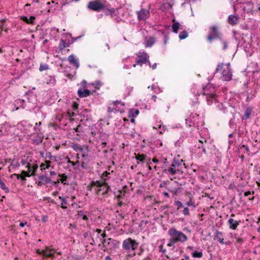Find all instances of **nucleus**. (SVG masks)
<instances>
[{
    "label": "nucleus",
    "instance_id": "obj_1",
    "mask_svg": "<svg viewBox=\"0 0 260 260\" xmlns=\"http://www.w3.org/2000/svg\"><path fill=\"white\" fill-rule=\"evenodd\" d=\"M87 7L90 10L98 12L105 11V14L106 15L110 14L111 17L113 16V14L115 12V9L112 7L110 4L105 0L90 1L88 3Z\"/></svg>",
    "mask_w": 260,
    "mask_h": 260
},
{
    "label": "nucleus",
    "instance_id": "obj_2",
    "mask_svg": "<svg viewBox=\"0 0 260 260\" xmlns=\"http://www.w3.org/2000/svg\"><path fill=\"white\" fill-rule=\"evenodd\" d=\"M168 234L170 238L167 246L171 247L172 250H174L176 244L184 243L188 240L187 236L181 231H178L174 227L169 229Z\"/></svg>",
    "mask_w": 260,
    "mask_h": 260
},
{
    "label": "nucleus",
    "instance_id": "obj_3",
    "mask_svg": "<svg viewBox=\"0 0 260 260\" xmlns=\"http://www.w3.org/2000/svg\"><path fill=\"white\" fill-rule=\"evenodd\" d=\"M211 144L212 143L209 139L208 134L205 137H201V139L199 140V142L194 146V154L195 156L200 158L203 156V154H206L207 153L206 148Z\"/></svg>",
    "mask_w": 260,
    "mask_h": 260
},
{
    "label": "nucleus",
    "instance_id": "obj_4",
    "mask_svg": "<svg viewBox=\"0 0 260 260\" xmlns=\"http://www.w3.org/2000/svg\"><path fill=\"white\" fill-rule=\"evenodd\" d=\"M203 94L205 95L207 94L208 96L206 98L207 104L209 105L214 104L216 107L219 110L222 111L223 112H225L226 108L224 107L223 103L221 101V97L215 94H210L209 95L208 93L206 92V87H203Z\"/></svg>",
    "mask_w": 260,
    "mask_h": 260
},
{
    "label": "nucleus",
    "instance_id": "obj_5",
    "mask_svg": "<svg viewBox=\"0 0 260 260\" xmlns=\"http://www.w3.org/2000/svg\"><path fill=\"white\" fill-rule=\"evenodd\" d=\"M223 69L221 79L224 81H230L232 79L233 74L230 63L223 64L222 63L218 64L216 69V72Z\"/></svg>",
    "mask_w": 260,
    "mask_h": 260
},
{
    "label": "nucleus",
    "instance_id": "obj_6",
    "mask_svg": "<svg viewBox=\"0 0 260 260\" xmlns=\"http://www.w3.org/2000/svg\"><path fill=\"white\" fill-rule=\"evenodd\" d=\"M92 184L98 187L96 190L98 194H99L101 191H103V194L106 195L109 193L110 190V187L105 181L102 182L100 181H96V182H92Z\"/></svg>",
    "mask_w": 260,
    "mask_h": 260
},
{
    "label": "nucleus",
    "instance_id": "obj_7",
    "mask_svg": "<svg viewBox=\"0 0 260 260\" xmlns=\"http://www.w3.org/2000/svg\"><path fill=\"white\" fill-rule=\"evenodd\" d=\"M221 38L220 37V32L218 31L217 26L214 25L210 27L209 35L207 37L208 41L211 43L212 41L216 39Z\"/></svg>",
    "mask_w": 260,
    "mask_h": 260
},
{
    "label": "nucleus",
    "instance_id": "obj_8",
    "mask_svg": "<svg viewBox=\"0 0 260 260\" xmlns=\"http://www.w3.org/2000/svg\"><path fill=\"white\" fill-rule=\"evenodd\" d=\"M138 244L135 240L129 238L123 241L122 243L123 247L126 249L135 250L138 246Z\"/></svg>",
    "mask_w": 260,
    "mask_h": 260
},
{
    "label": "nucleus",
    "instance_id": "obj_9",
    "mask_svg": "<svg viewBox=\"0 0 260 260\" xmlns=\"http://www.w3.org/2000/svg\"><path fill=\"white\" fill-rule=\"evenodd\" d=\"M36 252L38 254L43 255L44 258L47 257H53L54 256V249L50 248V247L48 246H46L45 249L42 250L37 249Z\"/></svg>",
    "mask_w": 260,
    "mask_h": 260
},
{
    "label": "nucleus",
    "instance_id": "obj_10",
    "mask_svg": "<svg viewBox=\"0 0 260 260\" xmlns=\"http://www.w3.org/2000/svg\"><path fill=\"white\" fill-rule=\"evenodd\" d=\"M200 119L201 117H200L199 115L196 113H192L188 117L185 119V120L186 123H188V122L189 125H191V123H192L194 125H197L198 126V124L200 122Z\"/></svg>",
    "mask_w": 260,
    "mask_h": 260
},
{
    "label": "nucleus",
    "instance_id": "obj_11",
    "mask_svg": "<svg viewBox=\"0 0 260 260\" xmlns=\"http://www.w3.org/2000/svg\"><path fill=\"white\" fill-rule=\"evenodd\" d=\"M153 119L156 120V122L153 124V127L156 129L159 133L162 134L166 130L165 126L163 125L162 126L161 121L158 120V117L156 115L153 117Z\"/></svg>",
    "mask_w": 260,
    "mask_h": 260
},
{
    "label": "nucleus",
    "instance_id": "obj_12",
    "mask_svg": "<svg viewBox=\"0 0 260 260\" xmlns=\"http://www.w3.org/2000/svg\"><path fill=\"white\" fill-rule=\"evenodd\" d=\"M138 58L136 59L137 64L142 66L146 62V55L144 52H139L138 55Z\"/></svg>",
    "mask_w": 260,
    "mask_h": 260
},
{
    "label": "nucleus",
    "instance_id": "obj_13",
    "mask_svg": "<svg viewBox=\"0 0 260 260\" xmlns=\"http://www.w3.org/2000/svg\"><path fill=\"white\" fill-rule=\"evenodd\" d=\"M240 223V220H235L232 217L229 218L228 221L230 229L233 230H235Z\"/></svg>",
    "mask_w": 260,
    "mask_h": 260
},
{
    "label": "nucleus",
    "instance_id": "obj_14",
    "mask_svg": "<svg viewBox=\"0 0 260 260\" xmlns=\"http://www.w3.org/2000/svg\"><path fill=\"white\" fill-rule=\"evenodd\" d=\"M239 20V17L237 15H230L229 16L228 22L232 25L237 24Z\"/></svg>",
    "mask_w": 260,
    "mask_h": 260
},
{
    "label": "nucleus",
    "instance_id": "obj_15",
    "mask_svg": "<svg viewBox=\"0 0 260 260\" xmlns=\"http://www.w3.org/2000/svg\"><path fill=\"white\" fill-rule=\"evenodd\" d=\"M40 181L38 182V185L42 186L51 182V179L44 175L39 176L38 177Z\"/></svg>",
    "mask_w": 260,
    "mask_h": 260
},
{
    "label": "nucleus",
    "instance_id": "obj_16",
    "mask_svg": "<svg viewBox=\"0 0 260 260\" xmlns=\"http://www.w3.org/2000/svg\"><path fill=\"white\" fill-rule=\"evenodd\" d=\"M172 164V167H175L179 171H180V169L179 168L181 166L184 165V164H183V160L182 159L176 158H175L174 159Z\"/></svg>",
    "mask_w": 260,
    "mask_h": 260
},
{
    "label": "nucleus",
    "instance_id": "obj_17",
    "mask_svg": "<svg viewBox=\"0 0 260 260\" xmlns=\"http://www.w3.org/2000/svg\"><path fill=\"white\" fill-rule=\"evenodd\" d=\"M77 93L80 98H86L90 94L91 91L86 89H84V90L79 89L77 91Z\"/></svg>",
    "mask_w": 260,
    "mask_h": 260
},
{
    "label": "nucleus",
    "instance_id": "obj_18",
    "mask_svg": "<svg viewBox=\"0 0 260 260\" xmlns=\"http://www.w3.org/2000/svg\"><path fill=\"white\" fill-rule=\"evenodd\" d=\"M10 127V126L8 123L2 124L0 127V136L5 135Z\"/></svg>",
    "mask_w": 260,
    "mask_h": 260
},
{
    "label": "nucleus",
    "instance_id": "obj_19",
    "mask_svg": "<svg viewBox=\"0 0 260 260\" xmlns=\"http://www.w3.org/2000/svg\"><path fill=\"white\" fill-rule=\"evenodd\" d=\"M215 237L217 239L219 242L222 244H224L225 243L224 242V239L223 238V234L222 232L216 230L215 233Z\"/></svg>",
    "mask_w": 260,
    "mask_h": 260
},
{
    "label": "nucleus",
    "instance_id": "obj_20",
    "mask_svg": "<svg viewBox=\"0 0 260 260\" xmlns=\"http://www.w3.org/2000/svg\"><path fill=\"white\" fill-rule=\"evenodd\" d=\"M165 241V240L164 239L157 241L158 244H159L158 246V251L163 254H165L167 252L166 249L164 247Z\"/></svg>",
    "mask_w": 260,
    "mask_h": 260
},
{
    "label": "nucleus",
    "instance_id": "obj_21",
    "mask_svg": "<svg viewBox=\"0 0 260 260\" xmlns=\"http://www.w3.org/2000/svg\"><path fill=\"white\" fill-rule=\"evenodd\" d=\"M68 59L70 63L73 64L76 68H79V63L77 59L75 58L74 55H70L69 56Z\"/></svg>",
    "mask_w": 260,
    "mask_h": 260
},
{
    "label": "nucleus",
    "instance_id": "obj_22",
    "mask_svg": "<svg viewBox=\"0 0 260 260\" xmlns=\"http://www.w3.org/2000/svg\"><path fill=\"white\" fill-rule=\"evenodd\" d=\"M214 153L212 154V159H214L216 162H218L220 160L221 154L218 149H216Z\"/></svg>",
    "mask_w": 260,
    "mask_h": 260
},
{
    "label": "nucleus",
    "instance_id": "obj_23",
    "mask_svg": "<svg viewBox=\"0 0 260 260\" xmlns=\"http://www.w3.org/2000/svg\"><path fill=\"white\" fill-rule=\"evenodd\" d=\"M179 171L175 167H172V164L166 170L167 174L174 175Z\"/></svg>",
    "mask_w": 260,
    "mask_h": 260
},
{
    "label": "nucleus",
    "instance_id": "obj_24",
    "mask_svg": "<svg viewBox=\"0 0 260 260\" xmlns=\"http://www.w3.org/2000/svg\"><path fill=\"white\" fill-rule=\"evenodd\" d=\"M21 19L22 20L28 24H33L34 21L35 19V17L31 16L30 17L29 19H28L26 16H21Z\"/></svg>",
    "mask_w": 260,
    "mask_h": 260
},
{
    "label": "nucleus",
    "instance_id": "obj_25",
    "mask_svg": "<svg viewBox=\"0 0 260 260\" xmlns=\"http://www.w3.org/2000/svg\"><path fill=\"white\" fill-rule=\"evenodd\" d=\"M252 109L250 107H248L246 109L244 112V118L245 119H248L250 118V116L251 114Z\"/></svg>",
    "mask_w": 260,
    "mask_h": 260
},
{
    "label": "nucleus",
    "instance_id": "obj_26",
    "mask_svg": "<svg viewBox=\"0 0 260 260\" xmlns=\"http://www.w3.org/2000/svg\"><path fill=\"white\" fill-rule=\"evenodd\" d=\"M180 23L178 22H174L172 25V31L177 34L180 27Z\"/></svg>",
    "mask_w": 260,
    "mask_h": 260
},
{
    "label": "nucleus",
    "instance_id": "obj_27",
    "mask_svg": "<svg viewBox=\"0 0 260 260\" xmlns=\"http://www.w3.org/2000/svg\"><path fill=\"white\" fill-rule=\"evenodd\" d=\"M186 205L188 207H191L192 209H194L197 206L194 201L192 199H190L189 200L186 202Z\"/></svg>",
    "mask_w": 260,
    "mask_h": 260
},
{
    "label": "nucleus",
    "instance_id": "obj_28",
    "mask_svg": "<svg viewBox=\"0 0 260 260\" xmlns=\"http://www.w3.org/2000/svg\"><path fill=\"white\" fill-rule=\"evenodd\" d=\"M135 155H136V158L137 160H139L140 161H143L145 159V156L144 154H136L135 153Z\"/></svg>",
    "mask_w": 260,
    "mask_h": 260
},
{
    "label": "nucleus",
    "instance_id": "obj_29",
    "mask_svg": "<svg viewBox=\"0 0 260 260\" xmlns=\"http://www.w3.org/2000/svg\"><path fill=\"white\" fill-rule=\"evenodd\" d=\"M192 256L193 257L200 258V257H202L203 253H202V251H194V252H193L192 253Z\"/></svg>",
    "mask_w": 260,
    "mask_h": 260
},
{
    "label": "nucleus",
    "instance_id": "obj_30",
    "mask_svg": "<svg viewBox=\"0 0 260 260\" xmlns=\"http://www.w3.org/2000/svg\"><path fill=\"white\" fill-rule=\"evenodd\" d=\"M151 89L154 91L156 93H160L162 91L160 87L156 85H152L151 86Z\"/></svg>",
    "mask_w": 260,
    "mask_h": 260
},
{
    "label": "nucleus",
    "instance_id": "obj_31",
    "mask_svg": "<svg viewBox=\"0 0 260 260\" xmlns=\"http://www.w3.org/2000/svg\"><path fill=\"white\" fill-rule=\"evenodd\" d=\"M188 37V34L186 31H183L180 32L179 38L180 40L186 39Z\"/></svg>",
    "mask_w": 260,
    "mask_h": 260
},
{
    "label": "nucleus",
    "instance_id": "obj_32",
    "mask_svg": "<svg viewBox=\"0 0 260 260\" xmlns=\"http://www.w3.org/2000/svg\"><path fill=\"white\" fill-rule=\"evenodd\" d=\"M145 15V10H141L138 12V17L139 20L145 19L144 16Z\"/></svg>",
    "mask_w": 260,
    "mask_h": 260
},
{
    "label": "nucleus",
    "instance_id": "obj_33",
    "mask_svg": "<svg viewBox=\"0 0 260 260\" xmlns=\"http://www.w3.org/2000/svg\"><path fill=\"white\" fill-rule=\"evenodd\" d=\"M155 43V39L153 38H150L147 39V47H150Z\"/></svg>",
    "mask_w": 260,
    "mask_h": 260
},
{
    "label": "nucleus",
    "instance_id": "obj_34",
    "mask_svg": "<svg viewBox=\"0 0 260 260\" xmlns=\"http://www.w3.org/2000/svg\"><path fill=\"white\" fill-rule=\"evenodd\" d=\"M21 179L22 180H25V177H29L31 175H29V173L26 172V171H22L21 172Z\"/></svg>",
    "mask_w": 260,
    "mask_h": 260
},
{
    "label": "nucleus",
    "instance_id": "obj_35",
    "mask_svg": "<svg viewBox=\"0 0 260 260\" xmlns=\"http://www.w3.org/2000/svg\"><path fill=\"white\" fill-rule=\"evenodd\" d=\"M49 69V66L48 64H40V68H39V71L42 72L44 70H48Z\"/></svg>",
    "mask_w": 260,
    "mask_h": 260
},
{
    "label": "nucleus",
    "instance_id": "obj_36",
    "mask_svg": "<svg viewBox=\"0 0 260 260\" xmlns=\"http://www.w3.org/2000/svg\"><path fill=\"white\" fill-rule=\"evenodd\" d=\"M59 199H60L62 202H61V207L63 209H66V207L65 206H64V205H67V202L66 200V199L62 197H60L59 196Z\"/></svg>",
    "mask_w": 260,
    "mask_h": 260
},
{
    "label": "nucleus",
    "instance_id": "obj_37",
    "mask_svg": "<svg viewBox=\"0 0 260 260\" xmlns=\"http://www.w3.org/2000/svg\"><path fill=\"white\" fill-rule=\"evenodd\" d=\"M219 40L221 41V42L222 43V44L223 45V49L225 50L226 49H227L228 42L222 39L221 38H219Z\"/></svg>",
    "mask_w": 260,
    "mask_h": 260
},
{
    "label": "nucleus",
    "instance_id": "obj_38",
    "mask_svg": "<svg viewBox=\"0 0 260 260\" xmlns=\"http://www.w3.org/2000/svg\"><path fill=\"white\" fill-rule=\"evenodd\" d=\"M67 47H68V45L66 42V41L64 40H61V43L60 44V46H59V47L60 48V49H62V48H66Z\"/></svg>",
    "mask_w": 260,
    "mask_h": 260
},
{
    "label": "nucleus",
    "instance_id": "obj_39",
    "mask_svg": "<svg viewBox=\"0 0 260 260\" xmlns=\"http://www.w3.org/2000/svg\"><path fill=\"white\" fill-rule=\"evenodd\" d=\"M174 205L177 206V209L179 210L180 208L183 207L182 203L179 201H176L174 203Z\"/></svg>",
    "mask_w": 260,
    "mask_h": 260
},
{
    "label": "nucleus",
    "instance_id": "obj_40",
    "mask_svg": "<svg viewBox=\"0 0 260 260\" xmlns=\"http://www.w3.org/2000/svg\"><path fill=\"white\" fill-rule=\"evenodd\" d=\"M58 176L62 177L61 179H60V181H61L62 183H63L65 184L66 183H64V181L67 180V176L66 175V174H62L61 175L59 174Z\"/></svg>",
    "mask_w": 260,
    "mask_h": 260
},
{
    "label": "nucleus",
    "instance_id": "obj_41",
    "mask_svg": "<svg viewBox=\"0 0 260 260\" xmlns=\"http://www.w3.org/2000/svg\"><path fill=\"white\" fill-rule=\"evenodd\" d=\"M148 58H149V56L147 55V64L149 65L150 67H151L152 70L155 69L156 68L157 63H154L151 66L150 62H149V61L148 60Z\"/></svg>",
    "mask_w": 260,
    "mask_h": 260
},
{
    "label": "nucleus",
    "instance_id": "obj_42",
    "mask_svg": "<svg viewBox=\"0 0 260 260\" xmlns=\"http://www.w3.org/2000/svg\"><path fill=\"white\" fill-rule=\"evenodd\" d=\"M50 80L48 82H47V84L51 83L54 84L56 82V80L54 76H50Z\"/></svg>",
    "mask_w": 260,
    "mask_h": 260
},
{
    "label": "nucleus",
    "instance_id": "obj_43",
    "mask_svg": "<svg viewBox=\"0 0 260 260\" xmlns=\"http://www.w3.org/2000/svg\"><path fill=\"white\" fill-rule=\"evenodd\" d=\"M11 166L17 168L19 167L20 165L18 161H15L14 160H12L11 161Z\"/></svg>",
    "mask_w": 260,
    "mask_h": 260
},
{
    "label": "nucleus",
    "instance_id": "obj_44",
    "mask_svg": "<svg viewBox=\"0 0 260 260\" xmlns=\"http://www.w3.org/2000/svg\"><path fill=\"white\" fill-rule=\"evenodd\" d=\"M182 212H183V214L185 216L189 215V211L188 208V207L184 208Z\"/></svg>",
    "mask_w": 260,
    "mask_h": 260
},
{
    "label": "nucleus",
    "instance_id": "obj_45",
    "mask_svg": "<svg viewBox=\"0 0 260 260\" xmlns=\"http://www.w3.org/2000/svg\"><path fill=\"white\" fill-rule=\"evenodd\" d=\"M73 148H74V149L75 150H80L81 151H82L83 150V149L81 147H79V145H77V144H75L73 146Z\"/></svg>",
    "mask_w": 260,
    "mask_h": 260
},
{
    "label": "nucleus",
    "instance_id": "obj_46",
    "mask_svg": "<svg viewBox=\"0 0 260 260\" xmlns=\"http://www.w3.org/2000/svg\"><path fill=\"white\" fill-rule=\"evenodd\" d=\"M21 162L22 165H25V164H27L26 168H27L28 169H30V164L29 163L27 162V161L25 159H22Z\"/></svg>",
    "mask_w": 260,
    "mask_h": 260
},
{
    "label": "nucleus",
    "instance_id": "obj_47",
    "mask_svg": "<svg viewBox=\"0 0 260 260\" xmlns=\"http://www.w3.org/2000/svg\"><path fill=\"white\" fill-rule=\"evenodd\" d=\"M139 113V111L138 110H135L134 113H133V111H132L131 112V116H132V117H135L136 116H137Z\"/></svg>",
    "mask_w": 260,
    "mask_h": 260
},
{
    "label": "nucleus",
    "instance_id": "obj_48",
    "mask_svg": "<svg viewBox=\"0 0 260 260\" xmlns=\"http://www.w3.org/2000/svg\"><path fill=\"white\" fill-rule=\"evenodd\" d=\"M109 174V173L107 172V171L106 172H104L102 176V178L104 180V181H105V180H106V178L108 175Z\"/></svg>",
    "mask_w": 260,
    "mask_h": 260
},
{
    "label": "nucleus",
    "instance_id": "obj_49",
    "mask_svg": "<svg viewBox=\"0 0 260 260\" xmlns=\"http://www.w3.org/2000/svg\"><path fill=\"white\" fill-rule=\"evenodd\" d=\"M37 169H38V166L37 165H34L32 166L33 172L30 175L34 176L35 175L34 172L37 170Z\"/></svg>",
    "mask_w": 260,
    "mask_h": 260
},
{
    "label": "nucleus",
    "instance_id": "obj_50",
    "mask_svg": "<svg viewBox=\"0 0 260 260\" xmlns=\"http://www.w3.org/2000/svg\"><path fill=\"white\" fill-rule=\"evenodd\" d=\"M53 186H57L59 183V180H57L56 181H51L50 182Z\"/></svg>",
    "mask_w": 260,
    "mask_h": 260
},
{
    "label": "nucleus",
    "instance_id": "obj_51",
    "mask_svg": "<svg viewBox=\"0 0 260 260\" xmlns=\"http://www.w3.org/2000/svg\"><path fill=\"white\" fill-rule=\"evenodd\" d=\"M46 156L47 157H48L50 159H52V158L53 157V156L51 155V152H47L46 153Z\"/></svg>",
    "mask_w": 260,
    "mask_h": 260
},
{
    "label": "nucleus",
    "instance_id": "obj_52",
    "mask_svg": "<svg viewBox=\"0 0 260 260\" xmlns=\"http://www.w3.org/2000/svg\"><path fill=\"white\" fill-rule=\"evenodd\" d=\"M68 162L71 164L72 165V166L74 167L76 166V163H75V162H74V161L70 160V159H69V160L68 161ZM75 169H78V168L75 167Z\"/></svg>",
    "mask_w": 260,
    "mask_h": 260
},
{
    "label": "nucleus",
    "instance_id": "obj_53",
    "mask_svg": "<svg viewBox=\"0 0 260 260\" xmlns=\"http://www.w3.org/2000/svg\"><path fill=\"white\" fill-rule=\"evenodd\" d=\"M81 85L83 86V87H85L87 84V82L85 80H83L81 83Z\"/></svg>",
    "mask_w": 260,
    "mask_h": 260
},
{
    "label": "nucleus",
    "instance_id": "obj_54",
    "mask_svg": "<svg viewBox=\"0 0 260 260\" xmlns=\"http://www.w3.org/2000/svg\"><path fill=\"white\" fill-rule=\"evenodd\" d=\"M242 147L244 148L245 150L246 151V152H248L250 151L249 150V148L248 147V146L247 145H243L242 146Z\"/></svg>",
    "mask_w": 260,
    "mask_h": 260
},
{
    "label": "nucleus",
    "instance_id": "obj_55",
    "mask_svg": "<svg viewBox=\"0 0 260 260\" xmlns=\"http://www.w3.org/2000/svg\"><path fill=\"white\" fill-rule=\"evenodd\" d=\"M48 220V216L45 215L43 216L42 217V221L44 222H46Z\"/></svg>",
    "mask_w": 260,
    "mask_h": 260
},
{
    "label": "nucleus",
    "instance_id": "obj_56",
    "mask_svg": "<svg viewBox=\"0 0 260 260\" xmlns=\"http://www.w3.org/2000/svg\"><path fill=\"white\" fill-rule=\"evenodd\" d=\"M162 193H163V194H164V196L165 197H167L168 198L170 197V195H169V194L168 192H167L166 191H164V192H162Z\"/></svg>",
    "mask_w": 260,
    "mask_h": 260
},
{
    "label": "nucleus",
    "instance_id": "obj_57",
    "mask_svg": "<svg viewBox=\"0 0 260 260\" xmlns=\"http://www.w3.org/2000/svg\"><path fill=\"white\" fill-rule=\"evenodd\" d=\"M46 163L47 164L46 168H48L50 167L49 164L51 163V161L49 160H46Z\"/></svg>",
    "mask_w": 260,
    "mask_h": 260
},
{
    "label": "nucleus",
    "instance_id": "obj_58",
    "mask_svg": "<svg viewBox=\"0 0 260 260\" xmlns=\"http://www.w3.org/2000/svg\"><path fill=\"white\" fill-rule=\"evenodd\" d=\"M251 194V192L250 191H247L244 193V196L245 197H248Z\"/></svg>",
    "mask_w": 260,
    "mask_h": 260
},
{
    "label": "nucleus",
    "instance_id": "obj_59",
    "mask_svg": "<svg viewBox=\"0 0 260 260\" xmlns=\"http://www.w3.org/2000/svg\"><path fill=\"white\" fill-rule=\"evenodd\" d=\"M27 223L26 222H21L20 224H19V225L21 227H23L25 225H26Z\"/></svg>",
    "mask_w": 260,
    "mask_h": 260
},
{
    "label": "nucleus",
    "instance_id": "obj_60",
    "mask_svg": "<svg viewBox=\"0 0 260 260\" xmlns=\"http://www.w3.org/2000/svg\"><path fill=\"white\" fill-rule=\"evenodd\" d=\"M81 127V125H78L77 126V127L75 129V130L76 131V132H79L80 131H79V128Z\"/></svg>",
    "mask_w": 260,
    "mask_h": 260
},
{
    "label": "nucleus",
    "instance_id": "obj_61",
    "mask_svg": "<svg viewBox=\"0 0 260 260\" xmlns=\"http://www.w3.org/2000/svg\"><path fill=\"white\" fill-rule=\"evenodd\" d=\"M13 175L16 176L18 179H19L20 178H21V176L19 174H14Z\"/></svg>",
    "mask_w": 260,
    "mask_h": 260
},
{
    "label": "nucleus",
    "instance_id": "obj_62",
    "mask_svg": "<svg viewBox=\"0 0 260 260\" xmlns=\"http://www.w3.org/2000/svg\"><path fill=\"white\" fill-rule=\"evenodd\" d=\"M193 249H194V247L192 246H189L187 247V249H189L190 250H193Z\"/></svg>",
    "mask_w": 260,
    "mask_h": 260
},
{
    "label": "nucleus",
    "instance_id": "obj_63",
    "mask_svg": "<svg viewBox=\"0 0 260 260\" xmlns=\"http://www.w3.org/2000/svg\"><path fill=\"white\" fill-rule=\"evenodd\" d=\"M188 259H189V256L187 255H185L184 256V258H183L182 260H184V259L187 260Z\"/></svg>",
    "mask_w": 260,
    "mask_h": 260
},
{
    "label": "nucleus",
    "instance_id": "obj_64",
    "mask_svg": "<svg viewBox=\"0 0 260 260\" xmlns=\"http://www.w3.org/2000/svg\"><path fill=\"white\" fill-rule=\"evenodd\" d=\"M105 259L106 260H112V258H111V257L109 255H107L106 257H105Z\"/></svg>",
    "mask_w": 260,
    "mask_h": 260
}]
</instances>
